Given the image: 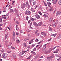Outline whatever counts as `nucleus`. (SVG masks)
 <instances>
[{
	"instance_id": "42",
	"label": "nucleus",
	"mask_w": 61,
	"mask_h": 61,
	"mask_svg": "<svg viewBox=\"0 0 61 61\" xmlns=\"http://www.w3.org/2000/svg\"><path fill=\"white\" fill-rule=\"evenodd\" d=\"M44 4L45 6H47V5L45 3H44Z\"/></svg>"
},
{
	"instance_id": "12",
	"label": "nucleus",
	"mask_w": 61,
	"mask_h": 61,
	"mask_svg": "<svg viewBox=\"0 0 61 61\" xmlns=\"http://www.w3.org/2000/svg\"><path fill=\"white\" fill-rule=\"evenodd\" d=\"M24 53H22V54H21V52H20L18 54L19 56H21V55H24Z\"/></svg>"
},
{
	"instance_id": "6",
	"label": "nucleus",
	"mask_w": 61,
	"mask_h": 61,
	"mask_svg": "<svg viewBox=\"0 0 61 61\" xmlns=\"http://www.w3.org/2000/svg\"><path fill=\"white\" fill-rule=\"evenodd\" d=\"M33 23L34 25L35 26H38V24H37L36 22H34Z\"/></svg>"
},
{
	"instance_id": "15",
	"label": "nucleus",
	"mask_w": 61,
	"mask_h": 61,
	"mask_svg": "<svg viewBox=\"0 0 61 61\" xmlns=\"http://www.w3.org/2000/svg\"><path fill=\"white\" fill-rule=\"evenodd\" d=\"M52 20L53 18H52V17H51L49 20L50 22H52Z\"/></svg>"
},
{
	"instance_id": "19",
	"label": "nucleus",
	"mask_w": 61,
	"mask_h": 61,
	"mask_svg": "<svg viewBox=\"0 0 61 61\" xmlns=\"http://www.w3.org/2000/svg\"><path fill=\"white\" fill-rule=\"evenodd\" d=\"M57 35V34H56V33H55L54 34H52L51 35V36H54V37H55L56 36V35Z\"/></svg>"
},
{
	"instance_id": "32",
	"label": "nucleus",
	"mask_w": 61,
	"mask_h": 61,
	"mask_svg": "<svg viewBox=\"0 0 61 61\" xmlns=\"http://www.w3.org/2000/svg\"><path fill=\"white\" fill-rule=\"evenodd\" d=\"M36 50V48H34V49H33V51H35Z\"/></svg>"
},
{
	"instance_id": "39",
	"label": "nucleus",
	"mask_w": 61,
	"mask_h": 61,
	"mask_svg": "<svg viewBox=\"0 0 61 61\" xmlns=\"http://www.w3.org/2000/svg\"><path fill=\"white\" fill-rule=\"evenodd\" d=\"M43 42V41H41L40 42H39L38 43V44H40V43H42Z\"/></svg>"
},
{
	"instance_id": "59",
	"label": "nucleus",
	"mask_w": 61,
	"mask_h": 61,
	"mask_svg": "<svg viewBox=\"0 0 61 61\" xmlns=\"http://www.w3.org/2000/svg\"><path fill=\"white\" fill-rule=\"evenodd\" d=\"M59 51V49H57L56 50V51L57 52V53H58V51Z\"/></svg>"
},
{
	"instance_id": "28",
	"label": "nucleus",
	"mask_w": 61,
	"mask_h": 61,
	"mask_svg": "<svg viewBox=\"0 0 61 61\" xmlns=\"http://www.w3.org/2000/svg\"><path fill=\"white\" fill-rule=\"evenodd\" d=\"M47 5H51V3H50V2H47Z\"/></svg>"
},
{
	"instance_id": "36",
	"label": "nucleus",
	"mask_w": 61,
	"mask_h": 61,
	"mask_svg": "<svg viewBox=\"0 0 61 61\" xmlns=\"http://www.w3.org/2000/svg\"><path fill=\"white\" fill-rule=\"evenodd\" d=\"M49 31H52V29L51 28H49Z\"/></svg>"
},
{
	"instance_id": "57",
	"label": "nucleus",
	"mask_w": 61,
	"mask_h": 61,
	"mask_svg": "<svg viewBox=\"0 0 61 61\" xmlns=\"http://www.w3.org/2000/svg\"><path fill=\"white\" fill-rule=\"evenodd\" d=\"M2 18H3V16H1L0 17V19H2Z\"/></svg>"
},
{
	"instance_id": "49",
	"label": "nucleus",
	"mask_w": 61,
	"mask_h": 61,
	"mask_svg": "<svg viewBox=\"0 0 61 61\" xmlns=\"http://www.w3.org/2000/svg\"><path fill=\"white\" fill-rule=\"evenodd\" d=\"M58 28H60L61 27V26L60 25H59L58 26Z\"/></svg>"
},
{
	"instance_id": "63",
	"label": "nucleus",
	"mask_w": 61,
	"mask_h": 61,
	"mask_svg": "<svg viewBox=\"0 0 61 61\" xmlns=\"http://www.w3.org/2000/svg\"><path fill=\"white\" fill-rule=\"evenodd\" d=\"M36 36H39V33H38L36 34Z\"/></svg>"
},
{
	"instance_id": "25",
	"label": "nucleus",
	"mask_w": 61,
	"mask_h": 61,
	"mask_svg": "<svg viewBox=\"0 0 61 61\" xmlns=\"http://www.w3.org/2000/svg\"><path fill=\"white\" fill-rule=\"evenodd\" d=\"M38 13H39V14L40 15H42V13L40 11H39L38 12Z\"/></svg>"
},
{
	"instance_id": "43",
	"label": "nucleus",
	"mask_w": 61,
	"mask_h": 61,
	"mask_svg": "<svg viewBox=\"0 0 61 61\" xmlns=\"http://www.w3.org/2000/svg\"><path fill=\"white\" fill-rule=\"evenodd\" d=\"M16 35H17V36H19V33H16Z\"/></svg>"
},
{
	"instance_id": "1",
	"label": "nucleus",
	"mask_w": 61,
	"mask_h": 61,
	"mask_svg": "<svg viewBox=\"0 0 61 61\" xmlns=\"http://www.w3.org/2000/svg\"><path fill=\"white\" fill-rule=\"evenodd\" d=\"M53 58H54V56H52L50 57H47V59H48V60L49 61L51 60H52V59Z\"/></svg>"
},
{
	"instance_id": "50",
	"label": "nucleus",
	"mask_w": 61,
	"mask_h": 61,
	"mask_svg": "<svg viewBox=\"0 0 61 61\" xmlns=\"http://www.w3.org/2000/svg\"><path fill=\"white\" fill-rule=\"evenodd\" d=\"M12 43L11 42H10V45H9V46H11V45H12Z\"/></svg>"
},
{
	"instance_id": "20",
	"label": "nucleus",
	"mask_w": 61,
	"mask_h": 61,
	"mask_svg": "<svg viewBox=\"0 0 61 61\" xmlns=\"http://www.w3.org/2000/svg\"><path fill=\"white\" fill-rule=\"evenodd\" d=\"M8 34H6L5 35V39H6V38L8 37Z\"/></svg>"
},
{
	"instance_id": "60",
	"label": "nucleus",
	"mask_w": 61,
	"mask_h": 61,
	"mask_svg": "<svg viewBox=\"0 0 61 61\" xmlns=\"http://www.w3.org/2000/svg\"><path fill=\"white\" fill-rule=\"evenodd\" d=\"M61 37L60 36H59L58 37V39H59Z\"/></svg>"
},
{
	"instance_id": "16",
	"label": "nucleus",
	"mask_w": 61,
	"mask_h": 61,
	"mask_svg": "<svg viewBox=\"0 0 61 61\" xmlns=\"http://www.w3.org/2000/svg\"><path fill=\"white\" fill-rule=\"evenodd\" d=\"M33 39H32L31 41H30L29 42V44H31L33 42Z\"/></svg>"
},
{
	"instance_id": "5",
	"label": "nucleus",
	"mask_w": 61,
	"mask_h": 61,
	"mask_svg": "<svg viewBox=\"0 0 61 61\" xmlns=\"http://www.w3.org/2000/svg\"><path fill=\"white\" fill-rule=\"evenodd\" d=\"M25 4H24L22 5L21 6V7L22 8V9H24L25 7Z\"/></svg>"
},
{
	"instance_id": "13",
	"label": "nucleus",
	"mask_w": 61,
	"mask_h": 61,
	"mask_svg": "<svg viewBox=\"0 0 61 61\" xmlns=\"http://www.w3.org/2000/svg\"><path fill=\"white\" fill-rule=\"evenodd\" d=\"M31 11L32 12H35V10H34V8H31Z\"/></svg>"
},
{
	"instance_id": "10",
	"label": "nucleus",
	"mask_w": 61,
	"mask_h": 61,
	"mask_svg": "<svg viewBox=\"0 0 61 61\" xmlns=\"http://www.w3.org/2000/svg\"><path fill=\"white\" fill-rule=\"evenodd\" d=\"M23 47H27V45L26 43H23Z\"/></svg>"
},
{
	"instance_id": "31",
	"label": "nucleus",
	"mask_w": 61,
	"mask_h": 61,
	"mask_svg": "<svg viewBox=\"0 0 61 61\" xmlns=\"http://www.w3.org/2000/svg\"><path fill=\"white\" fill-rule=\"evenodd\" d=\"M36 1H35L34 2H33V4L34 5H35L36 4Z\"/></svg>"
},
{
	"instance_id": "18",
	"label": "nucleus",
	"mask_w": 61,
	"mask_h": 61,
	"mask_svg": "<svg viewBox=\"0 0 61 61\" xmlns=\"http://www.w3.org/2000/svg\"><path fill=\"white\" fill-rule=\"evenodd\" d=\"M26 7L28 9H29L30 8V5H29V4H28V5H26Z\"/></svg>"
},
{
	"instance_id": "8",
	"label": "nucleus",
	"mask_w": 61,
	"mask_h": 61,
	"mask_svg": "<svg viewBox=\"0 0 61 61\" xmlns=\"http://www.w3.org/2000/svg\"><path fill=\"white\" fill-rule=\"evenodd\" d=\"M58 1V0H52V2H53V3H54L55 4L56 3H57Z\"/></svg>"
},
{
	"instance_id": "64",
	"label": "nucleus",
	"mask_w": 61,
	"mask_h": 61,
	"mask_svg": "<svg viewBox=\"0 0 61 61\" xmlns=\"http://www.w3.org/2000/svg\"><path fill=\"white\" fill-rule=\"evenodd\" d=\"M1 51L2 52H4V50L3 49Z\"/></svg>"
},
{
	"instance_id": "23",
	"label": "nucleus",
	"mask_w": 61,
	"mask_h": 61,
	"mask_svg": "<svg viewBox=\"0 0 61 61\" xmlns=\"http://www.w3.org/2000/svg\"><path fill=\"white\" fill-rule=\"evenodd\" d=\"M31 57H32V56L30 55L27 59H30L31 58Z\"/></svg>"
},
{
	"instance_id": "47",
	"label": "nucleus",
	"mask_w": 61,
	"mask_h": 61,
	"mask_svg": "<svg viewBox=\"0 0 61 61\" xmlns=\"http://www.w3.org/2000/svg\"><path fill=\"white\" fill-rule=\"evenodd\" d=\"M56 47H54V48H53L52 49V50H54V49H55V48H56Z\"/></svg>"
},
{
	"instance_id": "55",
	"label": "nucleus",
	"mask_w": 61,
	"mask_h": 61,
	"mask_svg": "<svg viewBox=\"0 0 61 61\" xmlns=\"http://www.w3.org/2000/svg\"><path fill=\"white\" fill-rule=\"evenodd\" d=\"M46 47V46H43V49H45Z\"/></svg>"
},
{
	"instance_id": "17",
	"label": "nucleus",
	"mask_w": 61,
	"mask_h": 61,
	"mask_svg": "<svg viewBox=\"0 0 61 61\" xmlns=\"http://www.w3.org/2000/svg\"><path fill=\"white\" fill-rule=\"evenodd\" d=\"M58 4L59 5H61V0H59L58 2Z\"/></svg>"
},
{
	"instance_id": "41",
	"label": "nucleus",
	"mask_w": 61,
	"mask_h": 61,
	"mask_svg": "<svg viewBox=\"0 0 61 61\" xmlns=\"http://www.w3.org/2000/svg\"><path fill=\"white\" fill-rule=\"evenodd\" d=\"M32 0H29V2L30 4H31V3H32Z\"/></svg>"
},
{
	"instance_id": "14",
	"label": "nucleus",
	"mask_w": 61,
	"mask_h": 61,
	"mask_svg": "<svg viewBox=\"0 0 61 61\" xmlns=\"http://www.w3.org/2000/svg\"><path fill=\"white\" fill-rule=\"evenodd\" d=\"M42 22H41L39 23L38 25L39 26H41V25H42Z\"/></svg>"
},
{
	"instance_id": "24",
	"label": "nucleus",
	"mask_w": 61,
	"mask_h": 61,
	"mask_svg": "<svg viewBox=\"0 0 61 61\" xmlns=\"http://www.w3.org/2000/svg\"><path fill=\"white\" fill-rule=\"evenodd\" d=\"M16 42L17 43H20V41L19 40H16Z\"/></svg>"
},
{
	"instance_id": "44",
	"label": "nucleus",
	"mask_w": 61,
	"mask_h": 61,
	"mask_svg": "<svg viewBox=\"0 0 61 61\" xmlns=\"http://www.w3.org/2000/svg\"><path fill=\"white\" fill-rule=\"evenodd\" d=\"M51 39H52V38H50V39H49V40H48V42H49V41H50V40H51Z\"/></svg>"
},
{
	"instance_id": "46",
	"label": "nucleus",
	"mask_w": 61,
	"mask_h": 61,
	"mask_svg": "<svg viewBox=\"0 0 61 61\" xmlns=\"http://www.w3.org/2000/svg\"><path fill=\"white\" fill-rule=\"evenodd\" d=\"M9 15V13H7L6 14V15H7V16H8Z\"/></svg>"
},
{
	"instance_id": "34",
	"label": "nucleus",
	"mask_w": 61,
	"mask_h": 61,
	"mask_svg": "<svg viewBox=\"0 0 61 61\" xmlns=\"http://www.w3.org/2000/svg\"><path fill=\"white\" fill-rule=\"evenodd\" d=\"M35 19H34L33 18H31V20L33 21H35Z\"/></svg>"
},
{
	"instance_id": "29",
	"label": "nucleus",
	"mask_w": 61,
	"mask_h": 61,
	"mask_svg": "<svg viewBox=\"0 0 61 61\" xmlns=\"http://www.w3.org/2000/svg\"><path fill=\"white\" fill-rule=\"evenodd\" d=\"M29 39L28 38H25L24 40L25 41H26V40H29Z\"/></svg>"
},
{
	"instance_id": "33",
	"label": "nucleus",
	"mask_w": 61,
	"mask_h": 61,
	"mask_svg": "<svg viewBox=\"0 0 61 61\" xmlns=\"http://www.w3.org/2000/svg\"><path fill=\"white\" fill-rule=\"evenodd\" d=\"M13 36L15 37V32H13Z\"/></svg>"
},
{
	"instance_id": "62",
	"label": "nucleus",
	"mask_w": 61,
	"mask_h": 61,
	"mask_svg": "<svg viewBox=\"0 0 61 61\" xmlns=\"http://www.w3.org/2000/svg\"><path fill=\"white\" fill-rule=\"evenodd\" d=\"M16 16H19V15H18V14H16Z\"/></svg>"
},
{
	"instance_id": "58",
	"label": "nucleus",
	"mask_w": 61,
	"mask_h": 61,
	"mask_svg": "<svg viewBox=\"0 0 61 61\" xmlns=\"http://www.w3.org/2000/svg\"><path fill=\"white\" fill-rule=\"evenodd\" d=\"M12 8V6H10L9 9H10V8Z\"/></svg>"
},
{
	"instance_id": "52",
	"label": "nucleus",
	"mask_w": 61,
	"mask_h": 61,
	"mask_svg": "<svg viewBox=\"0 0 61 61\" xmlns=\"http://www.w3.org/2000/svg\"><path fill=\"white\" fill-rule=\"evenodd\" d=\"M27 50L26 51H23V52H22V53H26V52H27Z\"/></svg>"
},
{
	"instance_id": "11",
	"label": "nucleus",
	"mask_w": 61,
	"mask_h": 61,
	"mask_svg": "<svg viewBox=\"0 0 61 61\" xmlns=\"http://www.w3.org/2000/svg\"><path fill=\"white\" fill-rule=\"evenodd\" d=\"M41 34L44 35V36H46V34L44 33V32H42L41 33Z\"/></svg>"
},
{
	"instance_id": "30",
	"label": "nucleus",
	"mask_w": 61,
	"mask_h": 61,
	"mask_svg": "<svg viewBox=\"0 0 61 61\" xmlns=\"http://www.w3.org/2000/svg\"><path fill=\"white\" fill-rule=\"evenodd\" d=\"M12 2V5H14V3H15V1H13Z\"/></svg>"
},
{
	"instance_id": "51",
	"label": "nucleus",
	"mask_w": 61,
	"mask_h": 61,
	"mask_svg": "<svg viewBox=\"0 0 61 61\" xmlns=\"http://www.w3.org/2000/svg\"><path fill=\"white\" fill-rule=\"evenodd\" d=\"M16 29L17 30H18V27H16Z\"/></svg>"
},
{
	"instance_id": "7",
	"label": "nucleus",
	"mask_w": 61,
	"mask_h": 61,
	"mask_svg": "<svg viewBox=\"0 0 61 61\" xmlns=\"http://www.w3.org/2000/svg\"><path fill=\"white\" fill-rule=\"evenodd\" d=\"M2 56H3V57H4L5 58H6V57L7 56V54H5V53H3Z\"/></svg>"
},
{
	"instance_id": "9",
	"label": "nucleus",
	"mask_w": 61,
	"mask_h": 61,
	"mask_svg": "<svg viewBox=\"0 0 61 61\" xmlns=\"http://www.w3.org/2000/svg\"><path fill=\"white\" fill-rule=\"evenodd\" d=\"M53 23L54 24L55 23L56 24H57L58 23V20H56L55 21V22H53Z\"/></svg>"
},
{
	"instance_id": "35",
	"label": "nucleus",
	"mask_w": 61,
	"mask_h": 61,
	"mask_svg": "<svg viewBox=\"0 0 61 61\" xmlns=\"http://www.w3.org/2000/svg\"><path fill=\"white\" fill-rule=\"evenodd\" d=\"M0 23H2V19L0 18Z\"/></svg>"
},
{
	"instance_id": "26",
	"label": "nucleus",
	"mask_w": 61,
	"mask_h": 61,
	"mask_svg": "<svg viewBox=\"0 0 61 61\" xmlns=\"http://www.w3.org/2000/svg\"><path fill=\"white\" fill-rule=\"evenodd\" d=\"M38 41H39L38 39H36L35 40V42H38Z\"/></svg>"
},
{
	"instance_id": "4",
	"label": "nucleus",
	"mask_w": 61,
	"mask_h": 61,
	"mask_svg": "<svg viewBox=\"0 0 61 61\" xmlns=\"http://www.w3.org/2000/svg\"><path fill=\"white\" fill-rule=\"evenodd\" d=\"M60 13H61V12L60 11H57L56 13V16H58V15H60Z\"/></svg>"
},
{
	"instance_id": "54",
	"label": "nucleus",
	"mask_w": 61,
	"mask_h": 61,
	"mask_svg": "<svg viewBox=\"0 0 61 61\" xmlns=\"http://www.w3.org/2000/svg\"><path fill=\"white\" fill-rule=\"evenodd\" d=\"M37 7H38L37 6H36L35 7V8H34V9H36L37 8Z\"/></svg>"
},
{
	"instance_id": "61",
	"label": "nucleus",
	"mask_w": 61,
	"mask_h": 61,
	"mask_svg": "<svg viewBox=\"0 0 61 61\" xmlns=\"http://www.w3.org/2000/svg\"><path fill=\"white\" fill-rule=\"evenodd\" d=\"M4 19H5L6 18V17H3Z\"/></svg>"
},
{
	"instance_id": "37",
	"label": "nucleus",
	"mask_w": 61,
	"mask_h": 61,
	"mask_svg": "<svg viewBox=\"0 0 61 61\" xmlns=\"http://www.w3.org/2000/svg\"><path fill=\"white\" fill-rule=\"evenodd\" d=\"M43 16H44V17H47V15H46V14H44Z\"/></svg>"
},
{
	"instance_id": "48",
	"label": "nucleus",
	"mask_w": 61,
	"mask_h": 61,
	"mask_svg": "<svg viewBox=\"0 0 61 61\" xmlns=\"http://www.w3.org/2000/svg\"><path fill=\"white\" fill-rule=\"evenodd\" d=\"M20 32L21 33H24V32H23V31H20Z\"/></svg>"
},
{
	"instance_id": "27",
	"label": "nucleus",
	"mask_w": 61,
	"mask_h": 61,
	"mask_svg": "<svg viewBox=\"0 0 61 61\" xmlns=\"http://www.w3.org/2000/svg\"><path fill=\"white\" fill-rule=\"evenodd\" d=\"M28 18H29L28 17V16H27L26 17V20H27V21H28Z\"/></svg>"
},
{
	"instance_id": "21",
	"label": "nucleus",
	"mask_w": 61,
	"mask_h": 61,
	"mask_svg": "<svg viewBox=\"0 0 61 61\" xmlns=\"http://www.w3.org/2000/svg\"><path fill=\"white\" fill-rule=\"evenodd\" d=\"M52 25L53 27H56V25L55 24L53 23L52 24Z\"/></svg>"
},
{
	"instance_id": "38",
	"label": "nucleus",
	"mask_w": 61,
	"mask_h": 61,
	"mask_svg": "<svg viewBox=\"0 0 61 61\" xmlns=\"http://www.w3.org/2000/svg\"><path fill=\"white\" fill-rule=\"evenodd\" d=\"M52 50L51 49H50V50H49V51H48V53H50V52H51L52 51Z\"/></svg>"
},
{
	"instance_id": "45",
	"label": "nucleus",
	"mask_w": 61,
	"mask_h": 61,
	"mask_svg": "<svg viewBox=\"0 0 61 61\" xmlns=\"http://www.w3.org/2000/svg\"><path fill=\"white\" fill-rule=\"evenodd\" d=\"M35 46V44H32V47H34Z\"/></svg>"
},
{
	"instance_id": "2",
	"label": "nucleus",
	"mask_w": 61,
	"mask_h": 61,
	"mask_svg": "<svg viewBox=\"0 0 61 61\" xmlns=\"http://www.w3.org/2000/svg\"><path fill=\"white\" fill-rule=\"evenodd\" d=\"M25 14H27V15H30V14H31V13L30 11H26Z\"/></svg>"
},
{
	"instance_id": "3",
	"label": "nucleus",
	"mask_w": 61,
	"mask_h": 61,
	"mask_svg": "<svg viewBox=\"0 0 61 61\" xmlns=\"http://www.w3.org/2000/svg\"><path fill=\"white\" fill-rule=\"evenodd\" d=\"M35 16L36 18H37V19H39V18H40L39 15L38 14H36L35 15Z\"/></svg>"
},
{
	"instance_id": "22",
	"label": "nucleus",
	"mask_w": 61,
	"mask_h": 61,
	"mask_svg": "<svg viewBox=\"0 0 61 61\" xmlns=\"http://www.w3.org/2000/svg\"><path fill=\"white\" fill-rule=\"evenodd\" d=\"M31 53H32V54H33L34 55H36V53H35V52H34L33 51H32L31 52Z\"/></svg>"
},
{
	"instance_id": "56",
	"label": "nucleus",
	"mask_w": 61,
	"mask_h": 61,
	"mask_svg": "<svg viewBox=\"0 0 61 61\" xmlns=\"http://www.w3.org/2000/svg\"><path fill=\"white\" fill-rule=\"evenodd\" d=\"M47 45V44H44V45L43 46H46Z\"/></svg>"
},
{
	"instance_id": "53",
	"label": "nucleus",
	"mask_w": 61,
	"mask_h": 61,
	"mask_svg": "<svg viewBox=\"0 0 61 61\" xmlns=\"http://www.w3.org/2000/svg\"><path fill=\"white\" fill-rule=\"evenodd\" d=\"M56 56L57 57H59V56L57 54H56Z\"/></svg>"
},
{
	"instance_id": "40",
	"label": "nucleus",
	"mask_w": 61,
	"mask_h": 61,
	"mask_svg": "<svg viewBox=\"0 0 61 61\" xmlns=\"http://www.w3.org/2000/svg\"><path fill=\"white\" fill-rule=\"evenodd\" d=\"M11 48L12 49H15V48L12 46H11Z\"/></svg>"
}]
</instances>
